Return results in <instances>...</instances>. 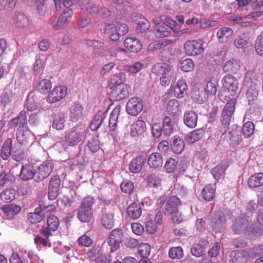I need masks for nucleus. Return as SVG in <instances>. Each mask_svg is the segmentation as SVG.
<instances>
[{"label":"nucleus","mask_w":263,"mask_h":263,"mask_svg":"<svg viewBox=\"0 0 263 263\" xmlns=\"http://www.w3.org/2000/svg\"><path fill=\"white\" fill-rule=\"evenodd\" d=\"M85 126L79 124L71 128L65 135V141L69 146L77 145L82 140L85 133Z\"/></svg>","instance_id":"nucleus-1"},{"label":"nucleus","mask_w":263,"mask_h":263,"mask_svg":"<svg viewBox=\"0 0 263 263\" xmlns=\"http://www.w3.org/2000/svg\"><path fill=\"white\" fill-rule=\"evenodd\" d=\"M236 103V100L235 98L231 99L225 105L222 110L220 121L222 125L226 128H228L230 125Z\"/></svg>","instance_id":"nucleus-2"},{"label":"nucleus","mask_w":263,"mask_h":263,"mask_svg":"<svg viewBox=\"0 0 263 263\" xmlns=\"http://www.w3.org/2000/svg\"><path fill=\"white\" fill-rule=\"evenodd\" d=\"M53 163L51 160L44 161L36 168V174L34 181L39 183L48 178L52 172Z\"/></svg>","instance_id":"nucleus-3"},{"label":"nucleus","mask_w":263,"mask_h":263,"mask_svg":"<svg viewBox=\"0 0 263 263\" xmlns=\"http://www.w3.org/2000/svg\"><path fill=\"white\" fill-rule=\"evenodd\" d=\"M211 226L215 232H221L226 227V219L224 214L220 211H215L211 219Z\"/></svg>","instance_id":"nucleus-4"},{"label":"nucleus","mask_w":263,"mask_h":263,"mask_svg":"<svg viewBox=\"0 0 263 263\" xmlns=\"http://www.w3.org/2000/svg\"><path fill=\"white\" fill-rule=\"evenodd\" d=\"M203 41L201 40L188 41L185 44L184 48L186 54L195 56L203 51Z\"/></svg>","instance_id":"nucleus-5"},{"label":"nucleus","mask_w":263,"mask_h":263,"mask_svg":"<svg viewBox=\"0 0 263 263\" xmlns=\"http://www.w3.org/2000/svg\"><path fill=\"white\" fill-rule=\"evenodd\" d=\"M143 107V101L141 99L138 97H134L127 102L126 106V110L130 115L137 116L142 111Z\"/></svg>","instance_id":"nucleus-6"},{"label":"nucleus","mask_w":263,"mask_h":263,"mask_svg":"<svg viewBox=\"0 0 263 263\" xmlns=\"http://www.w3.org/2000/svg\"><path fill=\"white\" fill-rule=\"evenodd\" d=\"M222 83L223 87L231 92L232 96L237 93L238 81L236 77L231 74H227L223 78Z\"/></svg>","instance_id":"nucleus-7"},{"label":"nucleus","mask_w":263,"mask_h":263,"mask_svg":"<svg viewBox=\"0 0 263 263\" xmlns=\"http://www.w3.org/2000/svg\"><path fill=\"white\" fill-rule=\"evenodd\" d=\"M36 168L32 163H26L22 166L20 178L23 181H27L35 178Z\"/></svg>","instance_id":"nucleus-8"},{"label":"nucleus","mask_w":263,"mask_h":263,"mask_svg":"<svg viewBox=\"0 0 263 263\" xmlns=\"http://www.w3.org/2000/svg\"><path fill=\"white\" fill-rule=\"evenodd\" d=\"M61 179L58 176H53L49 183L48 197L49 200L55 199L59 194Z\"/></svg>","instance_id":"nucleus-9"},{"label":"nucleus","mask_w":263,"mask_h":263,"mask_svg":"<svg viewBox=\"0 0 263 263\" xmlns=\"http://www.w3.org/2000/svg\"><path fill=\"white\" fill-rule=\"evenodd\" d=\"M10 128L14 129L18 126L17 129L26 128L27 127V111L22 110L18 115L11 119L8 123Z\"/></svg>","instance_id":"nucleus-10"},{"label":"nucleus","mask_w":263,"mask_h":263,"mask_svg":"<svg viewBox=\"0 0 263 263\" xmlns=\"http://www.w3.org/2000/svg\"><path fill=\"white\" fill-rule=\"evenodd\" d=\"M123 236V234L121 229H116L112 230L107 238L108 245L116 250L118 249L122 241Z\"/></svg>","instance_id":"nucleus-11"},{"label":"nucleus","mask_w":263,"mask_h":263,"mask_svg":"<svg viewBox=\"0 0 263 263\" xmlns=\"http://www.w3.org/2000/svg\"><path fill=\"white\" fill-rule=\"evenodd\" d=\"M152 71L156 75L162 74V76L172 77L174 73L173 66L165 63H158L154 65Z\"/></svg>","instance_id":"nucleus-12"},{"label":"nucleus","mask_w":263,"mask_h":263,"mask_svg":"<svg viewBox=\"0 0 263 263\" xmlns=\"http://www.w3.org/2000/svg\"><path fill=\"white\" fill-rule=\"evenodd\" d=\"M111 95L115 101H120L129 96L130 87L127 84L119 85L111 89Z\"/></svg>","instance_id":"nucleus-13"},{"label":"nucleus","mask_w":263,"mask_h":263,"mask_svg":"<svg viewBox=\"0 0 263 263\" xmlns=\"http://www.w3.org/2000/svg\"><path fill=\"white\" fill-rule=\"evenodd\" d=\"M67 94V88L63 86L55 87L48 95L47 101L53 103L63 99Z\"/></svg>","instance_id":"nucleus-14"},{"label":"nucleus","mask_w":263,"mask_h":263,"mask_svg":"<svg viewBox=\"0 0 263 263\" xmlns=\"http://www.w3.org/2000/svg\"><path fill=\"white\" fill-rule=\"evenodd\" d=\"M133 20L137 24L136 31L137 33H142L148 30L150 27V23L141 14H136L133 15Z\"/></svg>","instance_id":"nucleus-15"},{"label":"nucleus","mask_w":263,"mask_h":263,"mask_svg":"<svg viewBox=\"0 0 263 263\" xmlns=\"http://www.w3.org/2000/svg\"><path fill=\"white\" fill-rule=\"evenodd\" d=\"M181 204L182 202L179 198L176 195L171 196L166 202L165 209L168 213L173 214L178 212V208Z\"/></svg>","instance_id":"nucleus-16"},{"label":"nucleus","mask_w":263,"mask_h":263,"mask_svg":"<svg viewBox=\"0 0 263 263\" xmlns=\"http://www.w3.org/2000/svg\"><path fill=\"white\" fill-rule=\"evenodd\" d=\"M249 225V217L242 216L236 218L232 226V230L236 234H240L244 232Z\"/></svg>","instance_id":"nucleus-17"},{"label":"nucleus","mask_w":263,"mask_h":263,"mask_svg":"<svg viewBox=\"0 0 263 263\" xmlns=\"http://www.w3.org/2000/svg\"><path fill=\"white\" fill-rule=\"evenodd\" d=\"M146 160V157L143 155H139L132 160L130 162L129 168L133 173H139L143 167Z\"/></svg>","instance_id":"nucleus-18"},{"label":"nucleus","mask_w":263,"mask_h":263,"mask_svg":"<svg viewBox=\"0 0 263 263\" xmlns=\"http://www.w3.org/2000/svg\"><path fill=\"white\" fill-rule=\"evenodd\" d=\"M146 130V124L142 120L138 119L131 125L130 136L133 137L143 134Z\"/></svg>","instance_id":"nucleus-19"},{"label":"nucleus","mask_w":263,"mask_h":263,"mask_svg":"<svg viewBox=\"0 0 263 263\" xmlns=\"http://www.w3.org/2000/svg\"><path fill=\"white\" fill-rule=\"evenodd\" d=\"M32 134L27 129H17L16 131V139L21 145H26L31 142Z\"/></svg>","instance_id":"nucleus-20"},{"label":"nucleus","mask_w":263,"mask_h":263,"mask_svg":"<svg viewBox=\"0 0 263 263\" xmlns=\"http://www.w3.org/2000/svg\"><path fill=\"white\" fill-rule=\"evenodd\" d=\"M124 45L126 48L134 53H137L142 49V44L140 42L135 38H126L124 42Z\"/></svg>","instance_id":"nucleus-21"},{"label":"nucleus","mask_w":263,"mask_h":263,"mask_svg":"<svg viewBox=\"0 0 263 263\" xmlns=\"http://www.w3.org/2000/svg\"><path fill=\"white\" fill-rule=\"evenodd\" d=\"M198 116L197 114L192 110H189L184 114V123L189 127L193 128L197 125Z\"/></svg>","instance_id":"nucleus-22"},{"label":"nucleus","mask_w":263,"mask_h":263,"mask_svg":"<svg viewBox=\"0 0 263 263\" xmlns=\"http://www.w3.org/2000/svg\"><path fill=\"white\" fill-rule=\"evenodd\" d=\"M83 107L79 103H74L70 110V118L72 122H78L83 116Z\"/></svg>","instance_id":"nucleus-23"},{"label":"nucleus","mask_w":263,"mask_h":263,"mask_svg":"<svg viewBox=\"0 0 263 263\" xmlns=\"http://www.w3.org/2000/svg\"><path fill=\"white\" fill-rule=\"evenodd\" d=\"M163 163L162 156L159 153H152L149 155L147 159V163L151 168H160L162 166Z\"/></svg>","instance_id":"nucleus-24"},{"label":"nucleus","mask_w":263,"mask_h":263,"mask_svg":"<svg viewBox=\"0 0 263 263\" xmlns=\"http://www.w3.org/2000/svg\"><path fill=\"white\" fill-rule=\"evenodd\" d=\"M240 65L239 61L232 59L225 63L222 69L225 72L235 73L239 70Z\"/></svg>","instance_id":"nucleus-25"},{"label":"nucleus","mask_w":263,"mask_h":263,"mask_svg":"<svg viewBox=\"0 0 263 263\" xmlns=\"http://www.w3.org/2000/svg\"><path fill=\"white\" fill-rule=\"evenodd\" d=\"M125 79V74L123 72H120L118 74H115L111 78L108 87L111 89H113L115 88V87H118L119 85H124Z\"/></svg>","instance_id":"nucleus-26"},{"label":"nucleus","mask_w":263,"mask_h":263,"mask_svg":"<svg viewBox=\"0 0 263 263\" xmlns=\"http://www.w3.org/2000/svg\"><path fill=\"white\" fill-rule=\"evenodd\" d=\"M141 205L136 202L129 205L127 208L128 216L132 219H137L141 215Z\"/></svg>","instance_id":"nucleus-27"},{"label":"nucleus","mask_w":263,"mask_h":263,"mask_svg":"<svg viewBox=\"0 0 263 263\" xmlns=\"http://www.w3.org/2000/svg\"><path fill=\"white\" fill-rule=\"evenodd\" d=\"M13 147L12 139L7 138L5 141L1 152V157L4 160H6L9 158L12 154Z\"/></svg>","instance_id":"nucleus-28"},{"label":"nucleus","mask_w":263,"mask_h":263,"mask_svg":"<svg viewBox=\"0 0 263 263\" xmlns=\"http://www.w3.org/2000/svg\"><path fill=\"white\" fill-rule=\"evenodd\" d=\"M185 147L184 140L179 137H174L171 144L173 151L177 154H181Z\"/></svg>","instance_id":"nucleus-29"},{"label":"nucleus","mask_w":263,"mask_h":263,"mask_svg":"<svg viewBox=\"0 0 263 263\" xmlns=\"http://www.w3.org/2000/svg\"><path fill=\"white\" fill-rule=\"evenodd\" d=\"M106 117L104 112L99 111L94 117L90 124V128L92 130H97L101 126Z\"/></svg>","instance_id":"nucleus-30"},{"label":"nucleus","mask_w":263,"mask_h":263,"mask_svg":"<svg viewBox=\"0 0 263 263\" xmlns=\"http://www.w3.org/2000/svg\"><path fill=\"white\" fill-rule=\"evenodd\" d=\"M65 122L64 114L62 112H58L53 116L52 127L58 130H62L64 127Z\"/></svg>","instance_id":"nucleus-31"},{"label":"nucleus","mask_w":263,"mask_h":263,"mask_svg":"<svg viewBox=\"0 0 263 263\" xmlns=\"http://www.w3.org/2000/svg\"><path fill=\"white\" fill-rule=\"evenodd\" d=\"M251 188H255L263 185V173H260L251 176L248 182Z\"/></svg>","instance_id":"nucleus-32"},{"label":"nucleus","mask_w":263,"mask_h":263,"mask_svg":"<svg viewBox=\"0 0 263 263\" xmlns=\"http://www.w3.org/2000/svg\"><path fill=\"white\" fill-rule=\"evenodd\" d=\"M233 33V30L228 27L221 28L217 33V36L220 42H227L231 37Z\"/></svg>","instance_id":"nucleus-33"},{"label":"nucleus","mask_w":263,"mask_h":263,"mask_svg":"<svg viewBox=\"0 0 263 263\" xmlns=\"http://www.w3.org/2000/svg\"><path fill=\"white\" fill-rule=\"evenodd\" d=\"M101 223L106 229L112 228L115 224L114 215L109 212L103 213L101 217Z\"/></svg>","instance_id":"nucleus-34"},{"label":"nucleus","mask_w":263,"mask_h":263,"mask_svg":"<svg viewBox=\"0 0 263 263\" xmlns=\"http://www.w3.org/2000/svg\"><path fill=\"white\" fill-rule=\"evenodd\" d=\"M187 90V86L183 80H179L174 89V92L176 97L181 99L184 97Z\"/></svg>","instance_id":"nucleus-35"},{"label":"nucleus","mask_w":263,"mask_h":263,"mask_svg":"<svg viewBox=\"0 0 263 263\" xmlns=\"http://www.w3.org/2000/svg\"><path fill=\"white\" fill-rule=\"evenodd\" d=\"M92 213V210L89 209H84V208L80 207L78 212V218L83 222H89L91 218Z\"/></svg>","instance_id":"nucleus-36"},{"label":"nucleus","mask_w":263,"mask_h":263,"mask_svg":"<svg viewBox=\"0 0 263 263\" xmlns=\"http://www.w3.org/2000/svg\"><path fill=\"white\" fill-rule=\"evenodd\" d=\"M162 128L163 133L166 136H170L173 133V123L170 117L166 116L164 118Z\"/></svg>","instance_id":"nucleus-37"},{"label":"nucleus","mask_w":263,"mask_h":263,"mask_svg":"<svg viewBox=\"0 0 263 263\" xmlns=\"http://www.w3.org/2000/svg\"><path fill=\"white\" fill-rule=\"evenodd\" d=\"M121 106L117 105L112 111L109 120V126L110 128L114 130L117 126V120L120 114L121 110Z\"/></svg>","instance_id":"nucleus-38"},{"label":"nucleus","mask_w":263,"mask_h":263,"mask_svg":"<svg viewBox=\"0 0 263 263\" xmlns=\"http://www.w3.org/2000/svg\"><path fill=\"white\" fill-rule=\"evenodd\" d=\"M204 134V132L201 128L194 130L187 135L186 140L190 143H195L201 139Z\"/></svg>","instance_id":"nucleus-39"},{"label":"nucleus","mask_w":263,"mask_h":263,"mask_svg":"<svg viewBox=\"0 0 263 263\" xmlns=\"http://www.w3.org/2000/svg\"><path fill=\"white\" fill-rule=\"evenodd\" d=\"M36 96L34 92H30L27 96L26 100V108L30 111L35 110L37 107Z\"/></svg>","instance_id":"nucleus-40"},{"label":"nucleus","mask_w":263,"mask_h":263,"mask_svg":"<svg viewBox=\"0 0 263 263\" xmlns=\"http://www.w3.org/2000/svg\"><path fill=\"white\" fill-rule=\"evenodd\" d=\"M215 189L211 184L205 185L202 191L203 198L206 201H211L215 197Z\"/></svg>","instance_id":"nucleus-41"},{"label":"nucleus","mask_w":263,"mask_h":263,"mask_svg":"<svg viewBox=\"0 0 263 263\" xmlns=\"http://www.w3.org/2000/svg\"><path fill=\"white\" fill-rule=\"evenodd\" d=\"M2 210L8 215H14L20 212L21 208L14 204H10L4 205Z\"/></svg>","instance_id":"nucleus-42"},{"label":"nucleus","mask_w":263,"mask_h":263,"mask_svg":"<svg viewBox=\"0 0 263 263\" xmlns=\"http://www.w3.org/2000/svg\"><path fill=\"white\" fill-rule=\"evenodd\" d=\"M227 167L226 165L222 163L219 164L211 170V173L216 180H219L222 176H224V172Z\"/></svg>","instance_id":"nucleus-43"},{"label":"nucleus","mask_w":263,"mask_h":263,"mask_svg":"<svg viewBox=\"0 0 263 263\" xmlns=\"http://www.w3.org/2000/svg\"><path fill=\"white\" fill-rule=\"evenodd\" d=\"M15 24L17 27L24 28L28 26V21L24 13L17 12L14 17Z\"/></svg>","instance_id":"nucleus-44"},{"label":"nucleus","mask_w":263,"mask_h":263,"mask_svg":"<svg viewBox=\"0 0 263 263\" xmlns=\"http://www.w3.org/2000/svg\"><path fill=\"white\" fill-rule=\"evenodd\" d=\"M163 24L170 27L175 33H182V30H179L180 26L170 17H165L163 20Z\"/></svg>","instance_id":"nucleus-45"},{"label":"nucleus","mask_w":263,"mask_h":263,"mask_svg":"<svg viewBox=\"0 0 263 263\" xmlns=\"http://www.w3.org/2000/svg\"><path fill=\"white\" fill-rule=\"evenodd\" d=\"M168 255L172 259H181L183 257V249L181 247H172L169 250Z\"/></svg>","instance_id":"nucleus-46"},{"label":"nucleus","mask_w":263,"mask_h":263,"mask_svg":"<svg viewBox=\"0 0 263 263\" xmlns=\"http://www.w3.org/2000/svg\"><path fill=\"white\" fill-rule=\"evenodd\" d=\"M15 191L13 189H7L1 193V199L6 202H10L15 199Z\"/></svg>","instance_id":"nucleus-47"},{"label":"nucleus","mask_w":263,"mask_h":263,"mask_svg":"<svg viewBox=\"0 0 263 263\" xmlns=\"http://www.w3.org/2000/svg\"><path fill=\"white\" fill-rule=\"evenodd\" d=\"M204 252V247L200 243H194L191 248V254L196 257L202 256Z\"/></svg>","instance_id":"nucleus-48"},{"label":"nucleus","mask_w":263,"mask_h":263,"mask_svg":"<svg viewBox=\"0 0 263 263\" xmlns=\"http://www.w3.org/2000/svg\"><path fill=\"white\" fill-rule=\"evenodd\" d=\"M254 125L251 121L246 122L243 126L242 134L246 138H249L251 137L254 133Z\"/></svg>","instance_id":"nucleus-49"},{"label":"nucleus","mask_w":263,"mask_h":263,"mask_svg":"<svg viewBox=\"0 0 263 263\" xmlns=\"http://www.w3.org/2000/svg\"><path fill=\"white\" fill-rule=\"evenodd\" d=\"M51 88V84L49 80H42L39 84L38 90L42 93H47Z\"/></svg>","instance_id":"nucleus-50"},{"label":"nucleus","mask_w":263,"mask_h":263,"mask_svg":"<svg viewBox=\"0 0 263 263\" xmlns=\"http://www.w3.org/2000/svg\"><path fill=\"white\" fill-rule=\"evenodd\" d=\"M254 48L257 54L263 57V32L256 38Z\"/></svg>","instance_id":"nucleus-51"},{"label":"nucleus","mask_w":263,"mask_h":263,"mask_svg":"<svg viewBox=\"0 0 263 263\" xmlns=\"http://www.w3.org/2000/svg\"><path fill=\"white\" fill-rule=\"evenodd\" d=\"M195 67L194 63L190 59H186L180 63V68L185 72L192 71Z\"/></svg>","instance_id":"nucleus-52"},{"label":"nucleus","mask_w":263,"mask_h":263,"mask_svg":"<svg viewBox=\"0 0 263 263\" xmlns=\"http://www.w3.org/2000/svg\"><path fill=\"white\" fill-rule=\"evenodd\" d=\"M47 222L48 228L53 231H55L58 229L59 224V219L53 215L47 218Z\"/></svg>","instance_id":"nucleus-53"},{"label":"nucleus","mask_w":263,"mask_h":263,"mask_svg":"<svg viewBox=\"0 0 263 263\" xmlns=\"http://www.w3.org/2000/svg\"><path fill=\"white\" fill-rule=\"evenodd\" d=\"M179 103L175 99L170 100L167 104V110L168 112L175 114L179 111Z\"/></svg>","instance_id":"nucleus-54"},{"label":"nucleus","mask_w":263,"mask_h":263,"mask_svg":"<svg viewBox=\"0 0 263 263\" xmlns=\"http://www.w3.org/2000/svg\"><path fill=\"white\" fill-rule=\"evenodd\" d=\"M143 67V65L139 62H137L131 65H126L124 69L131 73L138 72Z\"/></svg>","instance_id":"nucleus-55"},{"label":"nucleus","mask_w":263,"mask_h":263,"mask_svg":"<svg viewBox=\"0 0 263 263\" xmlns=\"http://www.w3.org/2000/svg\"><path fill=\"white\" fill-rule=\"evenodd\" d=\"M177 162L173 158H169L166 162L164 168L168 173H173L177 168Z\"/></svg>","instance_id":"nucleus-56"},{"label":"nucleus","mask_w":263,"mask_h":263,"mask_svg":"<svg viewBox=\"0 0 263 263\" xmlns=\"http://www.w3.org/2000/svg\"><path fill=\"white\" fill-rule=\"evenodd\" d=\"M120 187L122 192L128 194L131 193L134 188L133 183L128 180H124L121 183Z\"/></svg>","instance_id":"nucleus-57"},{"label":"nucleus","mask_w":263,"mask_h":263,"mask_svg":"<svg viewBox=\"0 0 263 263\" xmlns=\"http://www.w3.org/2000/svg\"><path fill=\"white\" fill-rule=\"evenodd\" d=\"M11 176L5 171L0 174V189L12 181Z\"/></svg>","instance_id":"nucleus-58"},{"label":"nucleus","mask_w":263,"mask_h":263,"mask_svg":"<svg viewBox=\"0 0 263 263\" xmlns=\"http://www.w3.org/2000/svg\"><path fill=\"white\" fill-rule=\"evenodd\" d=\"M205 92L211 96L214 95L217 92V83L215 81L208 82L205 88Z\"/></svg>","instance_id":"nucleus-59"},{"label":"nucleus","mask_w":263,"mask_h":263,"mask_svg":"<svg viewBox=\"0 0 263 263\" xmlns=\"http://www.w3.org/2000/svg\"><path fill=\"white\" fill-rule=\"evenodd\" d=\"M258 95V91L255 88H250L247 92V97L249 104L253 103L254 101L257 100Z\"/></svg>","instance_id":"nucleus-60"},{"label":"nucleus","mask_w":263,"mask_h":263,"mask_svg":"<svg viewBox=\"0 0 263 263\" xmlns=\"http://www.w3.org/2000/svg\"><path fill=\"white\" fill-rule=\"evenodd\" d=\"M99 140L97 137L92 138L88 142V146L90 151L95 153L99 149Z\"/></svg>","instance_id":"nucleus-61"},{"label":"nucleus","mask_w":263,"mask_h":263,"mask_svg":"<svg viewBox=\"0 0 263 263\" xmlns=\"http://www.w3.org/2000/svg\"><path fill=\"white\" fill-rule=\"evenodd\" d=\"M11 156L13 159L16 161H20L24 157V153L21 149H17L13 146Z\"/></svg>","instance_id":"nucleus-62"},{"label":"nucleus","mask_w":263,"mask_h":263,"mask_svg":"<svg viewBox=\"0 0 263 263\" xmlns=\"http://www.w3.org/2000/svg\"><path fill=\"white\" fill-rule=\"evenodd\" d=\"M95 203V199L94 198L91 196H88L85 198L82 202L81 203V207L84 208V209H91L92 206Z\"/></svg>","instance_id":"nucleus-63"},{"label":"nucleus","mask_w":263,"mask_h":263,"mask_svg":"<svg viewBox=\"0 0 263 263\" xmlns=\"http://www.w3.org/2000/svg\"><path fill=\"white\" fill-rule=\"evenodd\" d=\"M146 231L149 234H154L157 230V224L153 220H148L145 223Z\"/></svg>","instance_id":"nucleus-64"}]
</instances>
